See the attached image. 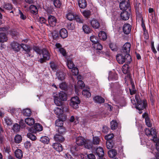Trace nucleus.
I'll list each match as a JSON object with an SVG mask.
<instances>
[{
	"instance_id": "obj_1",
	"label": "nucleus",
	"mask_w": 159,
	"mask_h": 159,
	"mask_svg": "<svg viewBox=\"0 0 159 159\" xmlns=\"http://www.w3.org/2000/svg\"><path fill=\"white\" fill-rule=\"evenodd\" d=\"M116 59L119 63L122 64L124 63L129 64L131 61V57L129 54L126 55L121 53L117 55Z\"/></svg>"
},
{
	"instance_id": "obj_2",
	"label": "nucleus",
	"mask_w": 159,
	"mask_h": 159,
	"mask_svg": "<svg viewBox=\"0 0 159 159\" xmlns=\"http://www.w3.org/2000/svg\"><path fill=\"white\" fill-rule=\"evenodd\" d=\"M20 47L24 51V53L26 54L27 57H33V55H31V52L32 48L29 45L22 43L20 44Z\"/></svg>"
},
{
	"instance_id": "obj_3",
	"label": "nucleus",
	"mask_w": 159,
	"mask_h": 159,
	"mask_svg": "<svg viewBox=\"0 0 159 159\" xmlns=\"http://www.w3.org/2000/svg\"><path fill=\"white\" fill-rule=\"evenodd\" d=\"M80 100L77 96L72 97L70 103V105L75 109L78 108V104L80 103Z\"/></svg>"
},
{
	"instance_id": "obj_4",
	"label": "nucleus",
	"mask_w": 159,
	"mask_h": 159,
	"mask_svg": "<svg viewBox=\"0 0 159 159\" xmlns=\"http://www.w3.org/2000/svg\"><path fill=\"white\" fill-rule=\"evenodd\" d=\"M131 14V10L123 11L120 14L121 18L124 20H128Z\"/></svg>"
},
{
	"instance_id": "obj_5",
	"label": "nucleus",
	"mask_w": 159,
	"mask_h": 159,
	"mask_svg": "<svg viewBox=\"0 0 159 159\" xmlns=\"http://www.w3.org/2000/svg\"><path fill=\"white\" fill-rule=\"evenodd\" d=\"M48 20V24H47L48 25H49L51 27H54L56 25L57 20L54 16L51 15H49Z\"/></svg>"
},
{
	"instance_id": "obj_6",
	"label": "nucleus",
	"mask_w": 159,
	"mask_h": 159,
	"mask_svg": "<svg viewBox=\"0 0 159 159\" xmlns=\"http://www.w3.org/2000/svg\"><path fill=\"white\" fill-rule=\"evenodd\" d=\"M119 7L120 9L122 11L131 10L129 3L125 1L120 2Z\"/></svg>"
},
{
	"instance_id": "obj_7",
	"label": "nucleus",
	"mask_w": 159,
	"mask_h": 159,
	"mask_svg": "<svg viewBox=\"0 0 159 159\" xmlns=\"http://www.w3.org/2000/svg\"><path fill=\"white\" fill-rule=\"evenodd\" d=\"M131 44L129 43H125L123 46V48L121 51V53H124L126 55L129 54L130 51Z\"/></svg>"
},
{
	"instance_id": "obj_8",
	"label": "nucleus",
	"mask_w": 159,
	"mask_h": 159,
	"mask_svg": "<svg viewBox=\"0 0 159 159\" xmlns=\"http://www.w3.org/2000/svg\"><path fill=\"white\" fill-rule=\"evenodd\" d=\"M136 108L138 110H143L146 107L147 104L146 102L144 100L140 101V102H138Z\"/></svg>"
},
{
	"instance_id": "obj_9",
	"label": "nucleus",
	"mask_w": 159,
	"mask_h": 159,
	"mask_svg": "<svg viewBox=\"0 0 159 159\" xmlns=\"http://www.w3.org/2000/svg\"><path fill=\"white\" fill-rule=\"evenodd\" d=\"M62 134L58 133H56L54 137V140L57 142L62 143L65 140V138L62 136Z\"/></svg>"
},
{
	"instance_id": "obj_10",
	"label": "nucleus",
	"mask_w": 159,
	"mask_h": 159,
	"mask_svg": "<svg viewBox=\"0 0 159 159\" xmlns=\"http://www.w3.org/2000/svg\"><path fill=\"white\" fill-rule=\"evenodd\" d=\"M11 46L12 49L15 51L18 52L20 49V44L18 43L14 42L11 44Z\"/></svg>"
},
{
	"instance_id": "obj_11",
	"label": "nucleus",
	"mask_w": 159,
	"mask_h": 159,
	"mask_svg": "<svg viewBox=\"0 0 159 159\" xmlns=\"http://www.w3.org/2000/svg\"><path fill=\"white\" fill-rule=\"evenodd\" d=\"M123 30L124 33L126 34L129 33L131 30V26L129 24H125L123 26Z\"/></svg>"
},
{
	"instance_id": "obj_12",
	"label": "nucleus",
	"mask_w": 159,
	"mask_h": 159,
	"mask_svg": "<svg viewBox=\"0 0 159 159\" xmlns=\"http://www.w3.org/2000/svg\"><path fill=\"white\" fill-rule=\"evenodd\" d=\"M90 24L95 29H98L100 26V24L98 21L95 19H93L90 20Z\"/></svg>"
},
{
	"instance_id": "obj_13",
	"label": "nucleus",
	"mask_w": 159,
	"mask_h": 159,
	"mask_svg": "<svg viewBox=\"0 0 159 159\" xmlns=\"http://www.w3.org/2000/svg\"><path fill=\"white\" fill-rule=\"evenodd\" d=\"M56 46L57 48H58L59 51L64 57L66 56V50L63 48L61 47V45L59 43H57L56 44Z\"/></svg>"
},
{
	"instance_id": "obj_14",
	"label": "nucleus",
	"mask_w": 159,
	"mask_h": 159,
	"mask_svg": "<svg viewBox=\"0 0 159 159\" xmlns=\"http://www.w3.org/2000/svg\"><path fill=\"white\" fill-rule=\"evenodd\" d=\"M86 140L82 137H79L76 138V143L79 146H81L84 144Z\"/></svg>"
},
{
	"instance_id": "obj_15",
	"label": "nucleus",
	"mask_w": 159,
	"mask_h": 159,
	"mask_svg": "<svg viewBox=\"0 0 159 159\" xmlns=\"http://www.w3.org/2000/svg\"><path fill=\"white\" fill-rule=\"evenodd\" d=\"M118 79L117 75L111 71H110L109 74L108 80H116Z\"/></svg>"
},
{
	"instance_id": "obj_16",
	"label": "nucleus",
	"mask_w": 159,
	"mask_h": 159,
	"mask_svg": "<svg viewBox=\"0 0 159 159\" xmlns=\"http://www.w3.org/2000/svg\"><path fill=\"white\" fill-rule=\"evenodd\" d=\"M15 156L19 159H21L23 157V153L21 150L17 149L14 152Z\"/></svg>"
},
{
	"instance_id": "obj_17",
	"label": "nucleus",
	"mask_w": 159,
	"mask_h": 159,
	"mask_svg": "<svg viewBox=\"0 0 159 159\" xmlns=\"http://www.w3.org/2000/svg\"><path fill=\"white\" fill-rule=\"evenodd\" d=\"M43 58L47 60L49 59L50 58V54L48 51L45 49H43L42 53Z\"/></svg>"
},
{
	"instance_id": "obj_18",
	"label": "nucleus",
	"mask_w": 159,
	"mask_h": 159,
	"mask_svg": "<svg viewBox=\"0 0 159 159\" xmlns=\"http://www.w3.org/2000/svg\"><path fill=\"white\" fill-rule=\"evenodd\" d=\"M52 147L57 151L59 152H61L63 150L62 145L59 143H55L52 144Z\"/></svg>"
},
{
	"instance_id": "obj_19",
	"label": "nucleus",
	"mask_w": 159,
	"mask_h": 159,
	"mask_svg": "<svg viewBox=\"0 0 159 159\" xmlns=\"http://www.w3.org/2000/svg\"><path fill=\"white\" fill-rule=\"evenodd\" d=\"M96 152L98 157H103L104 152L102 148L99 147L96 149Z\"/></svg>"
},
{
	"instance_id": "obj_20",
	"label": "nucleus",
	"mask_w": 159,
	"mask_h": 159,
	"mask_svg": "<svg viewBox=\"0 0 159 159\" xmlns=\"http://www.w3.org/2000/svg\"><path fill=\"white\" fill-rule=\"evenodd\" d=\"M59 34L61 37L63 39L66 38L68 36L67 31L65 28H62L60 30Z\"/></svg>"
},
{
	"instance_id": "obj_21",
	"label": "nucleus",
	"mask_w": 159,
	"mask_h": 159,
	"mask_svg": "<svg viewBox=\"0 0 159 159\" xmlns=\"http://www.w3.org/2000/svg\"><path fill=\"white\" fill-rule=\"evenodd\" d=\"M56 133H58L60 134L63 135L66 132V129L63 126L56 128Z\"/></svg>"
},
{
	"instance_id": "obj_22",
	"label": "nucleus",
	"mask_w": 159,
	"mask_h": 159,
	"mask_svg": "<svg viewBox=\"0 0 159 159\" xmlns=\"http://www.w3.org/2000/svg\"><path fill=\"white\" fill-rule=\"evenodd\" d=\"M78 5L79 7L81 8H84L87 6V2L85 0H79Z\"/></svg>"
},
{
	"instance_id": "obj_23",
	"label": "nucleus",
	"mask_w": 159,
	"mask_h": 159,
	"mask_svg": "<svg viewBox=\"0 0 159 159\" xmlns=\"http://www.w3.org/2000/svg\"><path fill=\"white\" fill-rule=\"evenodd\" d=\"M25 122L26 124L29 126L33 125L35 122L33 118H28L25 119Z\"/></svg>"
},
{
	"instance_id": "obj_24",
	"label": "nucleus",
	"mask_w": 159,
	"mask_h": 159,
	"mask_svg": "<svg viewBox=\"0 0 159 159\" xmlns=\"http://www.w3.org/2000/svg\"><path fill=\"white\" fill-rule=\"evenodd\" d=\"M98 36L100 39H102L104 41L106 40L107 38L105 32L103 31L100 32L98 34Z\"/></svg>"
},
{
	"instance_id": "obj_25",
	"label": "nucleus",
	"mask_w": 159,
	"mask_h": 159,
	"mask_svg": "<svg viewBox=\"0 0 159 159\" xmlns=\"http://www.w3.org/2000/svg\"><path fill=\"white\" fill-rule=\"evenodd\" d=\"M57 77L59 80H63L65 78V74L62 71H59L56 74Z\"/></svg>"
},
{
	"instance_id": "obj_26",
	"label": "nucleus",
	"mask_w": 159,
	"mask_h": 159,
	"mask_svg": "<svg viewBox=\"0 0 159 159\" xmlns=\"http://www.w3.org/2000/svg\"><path fill=\"white\" fill-rule=\"evenodd\" d=\"M94 101L98 103H101L104 102L105 100L100 96H96L93 98Z\"/></svg>"
},
{
	"instance_id": "obj_27",
	"label": "nucleus",
	"mask_w": 159,
	"mask_h": 159,
	"mask_svg": "<svg viewBox=\"0 0 159 159\" xmlns=\"http://www.w3.org/2000/svg\"><path fill=\"white\" fill-rule=\"evenodd\" d=\"M85 148L90 149L92 148L93 147V144L90 141L86 140L84 144Z\"/></svg>"
},
{
	"instance_id": "obj_28",
	"label": "nucleus",
	"mask_w": 159,
	"mask_h": 159,
	"mask_svg": "<svg viewBox=\"0 0 159 159\" xmlns=\"http://www.w3.org/2000/svg\"><path fill=\"white\" fill-rule=\"evenodd\" d=\"M59 97L60 99L62 101H66V94L63 92H60L59 93Z\"/></svg>"
},
{
	"instance_id": "obj_29",
	"label": "nucleus",
	"mask_w": 159,
	"mask_h": 159,
	"mask_svg": "<svg viewBox=\"0 0 159 159\" xmlns=\"http://www.w3.org/2000/svg\"><path fill=\"white\" fill-rule=\"evenodd\" d=\"M54 112L55 114L57 116H60L63 113L62 110L60 107H56L54 109Z\"/></svg>"
},
{
	"instance_id": "obj_30",
	"label": "nucleus",
	"mask_w": 159,
	"mask_h": 159,
	"mask_svg": "<svg viewBox=\"0 0 159 159\" xmlns=\"http://www.w3.org/2000/svg\"><path fill=\"white\" fill-rule=\"evenodd\" d=\"M7 38L6 35L4 33H1L0 34V42L3 43L7 41Z\"/></svg>"
},
{
	"instance_id": "obj_31",
	"label": "nucleus",
	"mask_w": 159,
	"mask_h": 159,
	"mask_svg": "<svg viewBox=\"0 0 159 159\" xmlns=\"http://www.w3.org/2000/svg\"><path fill=\"white\" fill-rule=\"evenodd\" d=\"M76 15L74 14L71 12H69L66 15L67 19L69 20H72L74 19Z\"/></svg>"
},
{
	"instance_id": "obj_32",
	"label": "nucleus",
	"mask_w": 159,
	"mask_h": 159,
	"mask_svg": "<svg viewBox=\"0 0 159 159\" xmlns=\"http://www.w3.org/2000/svg\"><path fill=\"white\" fill-rule=\"evenodd\" d=\"M22 113L25 116H30L31 115V111L30 109L27 108L23 110Z\"/></svg>"
},
{
	"instance_id": "obj_33",
	"label": "nucleus",
	"mask_w": 159,
	"mask_h": 159,
	"mask_svg": "<svg viewBox=\"0 0 159 159\" xmlns=\"http://www.w3.org/2000/svg\"><path fill=\"white\" fill-rule=\"evenodd\" d=\"M108 154L110 157L113 158L116 155L117 151L115 149H111L108 151Z\"/></svg>"
},
{
	"instance_id": "obj_34",
	"label": "nucleus",
	"mask_w": 159,
	"mask_h": 159,
	"mask_svg": "<svg viewBox=\"0 0 159 159\" xmlns=\"http://www.w3.org/2000/svg\"><path fill=\"white\" fill-rule=\"evenodd\" d=\"M109 47L111 49L114 51H117L118 49L117 45L116 43H111L110 44Z\"/></svg>"
},
{
	"instance_id": "obj_35",
	"label": "nucleus",
	"mask_w": 159,
	"mask_h": 159,
	"mask_svg": "<svg viewBox=\"0 0 159 159\" xmlns=\"http://www.w3.org/2000/svg\"><path fill=\"white\" fill-rule=\"evenodd\" d=\"M153 131H156L155 130L151 129L150 130L148 128H146L145 130V132L146 135L148 136H151L153 133Z\"/></svg>"
},
{
	"instance_id": "obj_36",
	"label": "nucleus",
	"mask_w": 159,
	"mask_h": 159,
	"mask_svg": "<svg viewBox=\"0 0 159 159\" xmlns=\"http://www.w3.org/2000/svg\"><path fill=\"white\" fill-rule=\"evenodd\" d=\"M40 141L44 143L48 144L49 142V139L47 136H44L40 138Z\"/></svg>"
},
{
	"instance_id": "obj_37",
	"label": "nucleus",
	"mask_w": 159,
	"mask_h": 159,
	"mask_svg": "<svg viewBox=\"0 0 159 159\" xmlns=\"http://www.w3.org/2000/svg\"><path fill=\"white\" fill-rule=\"evenodd\" d=\"M4 7L7 10L9 11L10 13L13 12V11L12 10L13 7L11 4L9 3L6 4L4 5Z\"/></svg>"
},
{
	"instance_id": "obj_38",
	"label": "nucleus",
	"mask_w": 159,
	"mask_h": 159,
	"mask_svg": "<svg viewBox=\"0 0 159 159\" xmlns=\"http://www.w3.org/2000/svg\"><path fill=\"white\" fill-rule=\"evenodd\" d=\"M110 123L111 129L114 130L116 129L118 126V123L116 120H112Z\"/></svg>"
},
{
	"instance_id": "obj_39",
	"label": "nucleus",
	"mask_w": 159,
	"mask_h": 159,
	"mask_svg": "<svg viewBox=\"0 0 159 159\" xmlns=\"http://www.w3.org/2000/svg\"><path fill=\"white\" fill-rule=\"evenodd\" d=\"M83 30L84 33L89 34L91 31V30L90 27L87 25H85L83 26Z\"/></svg>"
},
{
	"instance_id": "obj_40",
	"label": "nucleus",
	"mask_w": 159,
	"mask_h": 159,
	"mask_svg": "<svg viewBox=\"0 0 159 159\" xmlns=\"http://www.w3.org/2000/svg\"><path fill=\"white\" fill-rule=\"evenodd\" d=\"M128 64L125 63L122 67V71L125 74L129 72V66Z\"/></svg>"
},
{
	"instance_id": "obj_41",
	"label": "nucleus",
	"mask_w": 159,
	"mask_h": 159,
	"mask_svg": "<svg viewBox=\"0 0 159 159\" xmlns=\"http://www.w3.org/2000/svg\"><path fill=\"white\" fill-rule=\"evenodd\" d=\"M82 14L83 16L87 18H89V16L91 15V12L89 10H85L84 11Z\"/></svg>"
},
{
	"instance_id": "obj_42",
	"label": "nucleus",
	"mask_w": 159,
	"mask_h": 159,
	"mask_svg": "<svg viewBox=\"0 0 159 159\" xmlns=\"http://www.w3.org/2000/svg\"><path fill=\"white\" fill-rule=\"evenodd\" d=\"M22 140V137L20 135H16L14 138L15 142L16 143H20L21 141Z\"/></svg>"
},
{
	"instance_id": "obj_43",
	"label": "nucleus",
	"mask_w": 159,
	"mask_h": 159,
	"mask_svg": "<svg viewBox=\"0 0 159 159\" xmlns=\"http://www.w3.org/2000/svg\"><path fill=\"white\" fill-rule=\"evenodd\" d=\"M34 128L36 131H40L43 130V127L39 123L35 124L34 125Z\"/></svg>"
},
{
	"instance_id": "obj_44",
	"label": "nucleus",
	"mask_w": 159,
	"mask_h": 159,
	"mask_svg": "<svg viewBox=\"0 0 159 159\" xmlns=\"http://www.w3.org/2000/svg\"><path fill=\"white\" fill-rule=\"evenodd\" d=\"M93 47L95 49L99 50H101L102 48V45L98 42L94 44Z\"/></svg>"
},
{
	"instance_id": "obj_45",
	"label": "nucleus",
	"mask_w": 159,
	"mask_h": 159,
	"mask_svg": "<svg viewBox=\"0 0 159 159\" xmlns=\"http://www.w3.org/2000/svg\"><path fill=\"white\" fill-rule=\"evenodd\" d=\"M63 121L61 120L57 119V120L55 121V125L57 128L61 126H63Z\"/></svg>"
},
{
	"instance_id": "obj_46",
	"label": "nucleus",
	"mask_w": 159,
	"mask_h": 159,
	"mask_svg": "<svg viewBox=\"0 0 159 159\" xmlns=\"http://www.w3.org/2000/svg\"><path fill=\"white\" fill-rule=\"evenodd\" d=\"M83 95L85 96L87 98H89L91 96V94L89 90L87 89H84L82 92Z\"/></svg>"
},
{
	"instance_id": "obj_47",
	"label": "nucleus",
	"mask_w": 159,
	"mask_h": 159,
	"mask_svg": "<svg viewBox=\"0 0 159 159\" xmlns=\"http://www.w3.org/2000/svg\"><path fill=\"white\" fill-rule=\"evenodd\" d=\"M67 65L69 69H71L74 67V64L70 60H67Z\"/></svg>"
},
{
	"instance_id": "obj_48",
	"label": "nucleus",
	"mask_w": 159,
	"mask_h": 159,
	"mask_svg": "<svg viewBox=\"0 0 159 159\" xmlns=\"http://www.w3.org/2000/svg\"><path fill=\"white\" fill-rule=\"evenodd\" d=\"M74 20H75L77 22L79 23H83L84 22V20L81 16L77 15H76L75 16V17Z\"/></svg>"
},
{
	"instance_id": "obj_49",
	"label": "nucleus",
	"mask_w": 159,
	"mask_h": 159,
	"mask_svg": "<svg viewBox=\"0 0 159 159\" xmlns=\"http://www.w3.org/2000/svg\"><path fill=\"white\" fill-rule=\"evenodd\" d=\"M12 129L15 132H18L20 130V126L18 124L16 123L13 125Z\"/></svg>"
},
{
	"instance_id": "obj_50",
	"label": "nucleus",
	"mask_w": 159,
	"mask_h": 159,
	"mask_svg": "<svg viewBox=\"0 0 159 159\" xmlns=\"http://www.w3.org/2000/svg\"><path fill=\"white\" fill-rule=\"evenodd\" d=\"M33 50L37 53L41 55L42 51V49H40L38 47L34 46L32 48Z\"/></svg>"
},
{
	"instance_id": "obj_51",
	"label": "nucleus",
	"mask_w": 159,
	"mask_h": 159,
	"mask_svg": "<svg viewBox=\"0 0 159 159\" xmlns=\"http://www.w3.org/2000/svg\"><path fill=\"white\" fill-rule=\"evenodd\" d=\"M90 39L91 41L93 44H95L98 42V37L95 36H92L90 37Z\"/></svg>"
},
{
	"instance_id": "obj_52",
	"label": "nucleus",
	"mask_w": 159,
	"mask_h": 159,
	"mask_svg": "<svg viewBox=\"0 0 159 159\" xmlns=\"http://www.w3.org/2000/svg\"><path fill=\"white\" fill-rule=\"evenodd\" d=\"M67 28L69 30H73L75 28V25L74 23L69 22L67 23Z\"/></svg>"
},
{
	"instance_id": "obj_53",
	"label": "nucleus",
	"mask_w": 159,
	"mask_h": 159,
	"mask_svg": "<svg viewBox=\"0 0 159 159\" xmlns=\"http://www.w3.org/2000/svg\"><path fill=\"white\" fill-rule=\"evenodd\" d=\"M59 87L61 89L63 90H66L67 87V84L64 82L61 83L59 84Z\"/></svg>"
},
{
	"instance_id": "obj_54",
	"label": "nucleus",
	"mask_w": 159,
	"mask_h": 159,
	"mask_svg": "<svg viewBox=\"0 0 159 159\" xmlns=\"http://www.w3.org/2000/svg\"><path fill=\"white\" fill-rule=\"evenodd\" d=\"M5 121L7 125L8 126L11 125L12 123V120L8 117H6L4 118Z\"/></svg>"
},
{
	"instance_id": "obj_55",
	"label": "nucleus",
	"mask_w": 159,
	"mask_h": 159,
	"mask_svg": "<svg viewBox=\"0 0 159 159\" xmlns=\"http://www.w3.org/2000/svg\"><path fill=\"white\" fill-rule=\"evenodd\" d=\"M27 136L32 141H34L36 139V136L32 133H28L27 134Z\"/></svg>"
},
{
	"instance_id": "obj_56",
	"label": "nucleus",
	"mask_w": 159,
	"mask_h": 159,
	"mask_svg": "<svg viewBox=\"0 0 159 159\" xmlns=\"http://www.w3.org/2000/svg\"><path fill=\"white\" fill-rule=\"evenodd\" d=\"M54 102L55 104L58 106H61L63 103L62 101L58 100V98H57L54 99Z\"/></svg>"
},
{
	"instance_id": "obj_57",
	"label": "nucleus",
	"mask_w": 159,
	"mask_h": 159,
	"mask_svg": "<svg viewBox=\"0 0 159 159\" xmlns=\"http://www.w3.org/2000/svg\"><path fill=\"white\" fill-rule=\"evenodd\" d=\"M152 135L151 136L153 138L152 140L155 142L158 143V139L157 138V133L156 131H153Z\"/></svg>"
},
{
	"instance_id": "obj_58",
	"label": "nucleus",
	"mask_w": 159,
	"mask_h": 159,
	"mask_svg": "<svg viewBox=\"0 0 159 159\" xmlns=\"http://www.w3.org/2000/svg\"><path fill=\"white\" fill-rule=\"evenodd\" d=\"M77 86L79 88L82 89L85 86V84L83 81L79 80L78 82Z\"/></svg>"
},
{
	"instance_id": "obj_59",
	"label": "nucleus",
	"mask_w": 159,
	"mask_h": 159,
	"mask_svg": "<svg viewBox=\"0 0 159 159\" xmlns=\"http://www.w3.org/2000/svg\"><path fill=\"white\" fill-rule=\"evenodd\" d=\"M145 123L146 125L149 127H151L152 126V124L149 117L146 118Z\"/></svg>"
},
{
	"instance_id": "obj_60",
	"label": "nucleus",
	"mask_w": 159,
	"mask_h": 159,
	"mask_svg": "<svg viewBox=\"0 0 159 159\" xmlns=\"http://www.w3.org/2000/svg\"><path fill=\"white\" fill-rule=\"evenodd\" d=\"M106 144L107 148L108 149L112 148L114 146L113 143L111 141H107Z\"/></svg>"
},
{
	"instance_id": "obj_61",
	"label": "nucleus",
	"mask_w": 159,
	"mask_h": 159,
	"mask_svg": "<svg viewBox=\"0 0 159 159\" xmlns=\"http://www.w3.org/2000/svg\"><path fill=\"white\" fill-rule=\"evenodd\" d=\"M100 141V139L99 138L97 137H93V143L94 144L98 145L99 144Z\"/></svg>"
},
{
	"instance_id": "obj_62",
	"label": "nucleus",
	"mask_w": 159,
	"mask_h": 159,
	"mask_svg": "<svg viewBox=\"0 0 159 159\" xmlns=\"http://www.w3.org/2000/svg\"><path fill=\"white\" fill-rule=\"evenodd\" d=\"M54 6L57 7L59 8L61 5L60 2L59 0H54L53 2Z\"/></svg>"
},
{
	"instance_id": "obj_63",
	"label": "nucleus",
	"mask_w": 159,
	"mask_h": 159,
	"mask_svg": "<svg viewBox=\"0 0 159 159\" xmlns=\"http://www.w3.org/2000/svg\"><path fill=\"white\" fill-rule=\"evenodd\" d=\"M71 69V71L73 73V75H78L79 73V70L77 67H74Z\"/></svg>"
},
{
	"instance_id": "obj_64",
	"label": "nucleus",
	"mask_w": 159,
	"mask_h": 159,
	"mask_svg": "<svg viewBox=\"0 0 159 159\" xmlns=\"http://www.w3.org/2000/svg\"><path fill=\"white\" fill-rule=\"evenodd\" d=\"M114 137V134H111L107 135L105 136V139L107 140V141H110V140L112 139Z\"/></svg>"
}]
</instances>
